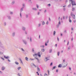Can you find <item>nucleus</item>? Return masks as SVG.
Listing matches in <instances>:
<instances>
[{"label": "nucleus", "instance_id": "nucleus-28", "mask_svg": "<svg viewBox=\"0 0 76 76\" xmlns=\"http://www.w3.org/2000/svg\"><path fill=\"white\" fill-rule=\"evenodd\" d=\"M21 50H22V51H23V52H25V50L23 48H21Z\"/></svg>", "mask_w": 76, "mask_h": 76}, {"label": "nucleus", "instance_id": "nucleus-44", "mask_svg": "<svg viewBox=\"0 0 76 76\" xmlns=\"http://www.w3.org/2000/svg\"><path fill=\"white\" fill-rule=\"evenodd\" d=\"M59 22H58V25H60V24H61V22L60 21H59Z\"/></svg>", "mask_w": 76, "mask_h": 76}, {"label": "nucleus", "instance_id": "nucleus-34", "mask_svg": "<svg viewBox=\"0 0 76 76\" xmlns=\"http://www.w3.org/2000/svg\"><path fill=\"white\" fill-rule=\"evenodd\" d=\"M3 52L0 51V55H3Z\"/></svg>", "mask_w": 76, "mask_h": 76}, {"label": "nucleus", "instance_id": "nucleus-40", "mask_svg": "<svg viewBox=\"0 0 76 76\" xmlns=\"http://www.w3.org/2000/svg\"><path fill=\"white\" fill-rule=\"evenodd\" d=\"M45 22H44V21H43V22L42 23V25H45Z\"/></svg>", "mask_w": 76, "mask_h": 76}, {"label": "nucleus", "instance_id": "nucleus-58", "mask_svg": "<svg viewBox=\"0 0 76 76\" xmlns=\"http://www.w3.org/2000/svg\"><path fill=\"white\" fill-rule=\"evenodd\" d=\"M46 12H47V10H45L44 11V13H46Z\"/></svg>", "mask_w": 76, "mask_h": 76}, {"label": "nucleus", "instance_id": "nucleus-19", "mask_svg": "<svg viewBox=\"0 0 76 76\" xmlns=\"http://www.w3.org/2000/svg\"><path fill=\"white\" fill-rule=\"evenodd\" d=\"M52 52V49H49V53H51Z\"/></svg>", "mask_w": 76, "mask_h": 76}, {"label": "nucleus", "instance_id": "nucleus-55", "mask_svg": "<svg viewBox=\"0 0 76 76\" xmlns=\"http://www.w3.org/2000/svg\"><path fill=\"white\" fill-rule=\"evenodd\" d=\"M46 24L48 25V21L46 22Z\"/></svg>", "mask_w": 76, "mask_h": 76}, {"label": "nucleus", "instance_id": "nucleus-11", "mask_svg": "<svg viewBox=\"0 0 76 76\" xmlns=\"http://www.w3.org/2000/svg\"><path fill=\"white\" fill-rule=\"evenodd\" d=\"M48 60H49V59H48V58L47 57H45V58L44 60L45 61H47Z\"/></svg>", "mask_w": 76, "mask_h": 76}, {"label": "nucleus", "instance_id": "nucleus-47", "mask_svg": "<svg viewBox=\"0 0 76 76\" xmlns=\"http://www.w3.org/2000/svg\"><path fill=\"white\" fill-rule=\"evenodd\" d=\"M58 21H60V17H59L58 18Z\"/></svg>", "mask_w": 76, "mask_h": 76}, {"label": "nucleus", "instance_id": "nucleus-30", "mask_svg": "<svg viewBox=\"0 0 76 76\" xmlns=\"http://www.w3.org/2000/svg\"><path fill=\"white\" fill-rule=\"evenodd\" d=\"M61 66H62V65L61 64H59L58 66V67H61Z\"/></svg>", "mask_w": 76, "mask_h": 76}, {"label": "nucleus", "instance_id": "nucleus-27", "mask_svg": "<svg viewBox=\"0 0 76 76\" xmlns=\"http://www.w3.org/2000/svg\"><path fill=\"white\" fill-rule=\"evenodd\" d=\"M32 37H30V42H32Z\"/></svg>", "mask_w": 76, "mask_h": 76}, {"label": "nucleus", "instance_id": "nucleus-24", "mask_svg": "<svg viewBox=\"0 0 76 76\" xmlns=\"http://www.w3.org/2000/svg\"><path fill=\"white\" fill-rule=\"evenodd\" d=\"M5 69V67H4V66H2L1 68V70H4Z\"/></svg>", "mask_w": 76, "mask_h": 76}, {"label": "nucleus", "instance_id": "nucleus-63", "mask_svg": "<svg viewBox=\"0 0 76 76\" xmlns=\"http://www.w3.org/2000/svg\"><path fill=\"white\" fill-rule=\"evenodd\" d=\"M28 34V33H27V32L26 31H25V34L26 35Z\"/></svg>", "mask_w": 76, "mask_h": 76}, {"label": "nucleus", "instance_id": "nucleus-9", "mask_svg": "<svg viewBox=\"0 0 76 76\" xmlns=\"http://www.w3.org/2000/svg\"><path fill=\"white\" fill-rule=\"evenodd\" d=\"M16 34V32H13L12 34V37H15V34Z\"/></svg>", "mask_w": 76, "mask_h": 76}, {"label": "nucleus", "instance_id": "nucleus-7", "mask_svg": "<svg viewBox=\"0 0 76 76\" xmlns=\"http://www.w3.org/2000/svg\"><path fill=\"white\" fill-rule=\"evenodd\" d=\"M71 16H72V18L74 19H75V15L74 14H73V13L72 12L71 13Z\"/></svg>", "mask_w": 76, "mask_h": 76}, {"label": "nucleus", "instance_id": "nucleus-54", "mask_svg": "<svg viewBox=\"0 0 76 76\" xmlns=\"http://www.w3.org/2000/svg\"><path fill=\"white\" fill-rule=\"evenodd\" d=\"M37 9H38L39 8V6L38 5H37Z\"/></svg>", "mask_w": 76, "mask_h": 76}, {"label": "nucleus", "instance_id": "nucleus-41", "mask_svg": "<svg viewBox=\"0 0 76 76\" xmlns=\"http://www.w3.org/2000/svg\"><path fill=\"white\" fill-rule=\"evenodd\" d=\"M28 1L29 3H32V2L31 1V0H28Z\"/></svg>", "mask_w": 76, "mask_h": 76}, {"label": "nucleus", "instance_id": "nucleus-21", "mask_svg": "<svg viewBox=\"0 0 76 76\" xmlns=\"http://www.w3.org/2000/svg\"><path fill=\"white\" fill-rule=\"evenodd\" d=\"M10 14L11 15H12L13 14V12L12 11H10Z\"/></svg>", "mask_w": 76, "mask_h": 76}, {"label": "nucleus", "instance_id": "nucleus-43", "mask_svg": "<svg viewBox=\"0 0 76 76\" xmlns=\"http://www.w3.org/2000/svg\"><path fill=\"white\" fill-rule=\"evenodd\" d=\"M64 34H66L67 33V31H66V30H65L64 31Z\"/></svg>", "mask_w": 76, "mask_h": 76}, {"label": "nucleus", "instance_id": "nucleus-15", "mask_svg": "<svg viewBox=\"0 0 76 76\" xmlns=\"http://www.w3.org/2000/svg\"><path fill=\"white\" fill-rule=\"evenodd\" d=\"M31 66H34L35 67H37V66L35 65L33 63H32L31 64Z\"/></svg>", "mask_w": 76, "mask_h": 76}, {"label": "nucleus", "instance_id": "nucleus-20", "mask_svg": "<svg viewBox=\"0 0 76 76\" xmlns=\"http://www.w3.org/2000/svg\"><path fill=\"white\" fill-rule=\"evenodd\" d=\"M41 51L42 52H44L45 51V49L44 48L42 49Z\"/></svg>", "mask_w": 76, "mask_h": 76}, {"label": "nucleus", "instance_id": "nucleus-8", "mask_svg": "<svg viewBox=\"0 0 76 76\" xmlns=\"http://www.w3.org/2000/svg\"><path fill=\"white\" fill-rule=\"evenodd\" d=\"M22 41L24 44L25 45H26L27 44V42L26 41V40H25L23 39Z\"/></svg>", "mask_w": 76, "mask_h": 76}, {"label": "nucleus", "instance_id": "nucleus-10", "mask_svg": "<svg viewBox=\"0 0 76 76\" xmlns=\"http://www.w3.org/2000/svg\"><path fill=\"white\" fill-rule=\"evenodd\" d=\"M22 29L23 31H25L26 30V27H24V26H23L22 27Z\"/></svg>", "mask_w": 76, "mask_h": 76}, {"label": "nucleus", "instance_id": "nucleus-23", "mask_svg": "<svg viewBox=\"0 0 76 76\" xmlns=\"http://www.w3.org/2000/svg\"><path fill=\"white\" fill-rule=\"evenodd\" d=\"M22 69V67L20 66L19 67L17 68L18 70H20V69Z\"/></svg>", "mask_w": 76, "mask_h": 76}, {"label": "nucleus", "instance_id": "nucleus-62", "mask_svg": "<svg viewBox=\"0 0 76 76\" xmlns=\"http://www.w3.org/2000/svg\"><path fill=\"white\" fill-rule=\"evenodd\" d=\"M40 13V12H38L37 13V15H39Z\"/></svg>", "mask_w": 76, "mask_h": 76}, {"label": "nucleus", "instance_id": "nucleus-18", "mask_svg": "<svg viewBox=\"0 0 76 76\" xmlns=\"http://www.w3.org/2000/svg\"><path fill=\"white\" fill-rule=\"evenodd\" d=\"M15 1H13L11 3V4L12 5L14 4H15Z\"/></svg>", "mask_w": 76, "mask_h": 76}, {"label": "nucleus", "instance_id": "nucleus-57", "mask_svg": "<svg viewBox=\"0 0 76 76\" xmlns=\"http://www.w3.org/2000/svg\"><path fill=\"white\" fill-rule=\"evenodd\" d=\"M52 65H53V62H51L50 64V66H52Z\"/></svg>", "mask_w": 76, "mask_h": 76}, {"label": "nucleus", "instance_id": "nucleus-4", "mask_svg": "<svg viewBox=\"0 0 76 76\" xmlns=\"http://www.w3.org/2000/svg\"><path fill=\"white\" fill-rule=\"evenodd\" d=\"M0 47H1V48H4V47L3 46V43H2V42L0 40Z\"/></svg>", "mask_w": 76, "mask_h": 76}, {"label": "nucleus", "instance_id": "nucleus-38", "mask_svg": "<svg viewBox=\"0 0 76 76\" xmlns=\"http://www.w3.org/2000/svg\"><path fill=\"white\" fill-rule=\"evenodd\" d=\"M60 25H59V24H57L56 25V27L57 28H59V26Z\"/></svg>", "mask_w": 76, "mask_h": 76}, {"label": "nucleus", "instance_id": "nucleus-56", "mask_svg": "<svg viewBox=\"0 0 76 76\" xmlns=\"http://www.w3.org/2000/svg\"><path fill=\"white\" fill-rule=\"evenodd\" d=\"M75 10V8H72V11H74V10Z\"/></svg>", "mask_w": 76, "mask_h": 76}, {"label": "nucleus", "instance_id": "nucleus-16", "mask_svg": "<svg viewBox=\"0 0 76 76\" xmlns=\"http://www.w3.org/2000/svg\"><path fill=\"white\" fill-rule=\"evenodd\" d=\"M4 57L5 58H6V59H8V58H9V56L6 57V56H4Z\"/></svg>", "mask_w": 76, "mask_h": 76}, {"label": "nucleus", "instance_id": "nucleus-60", "mask_svg": "<svg viewBox=\"0 0 76 76\" xmlns=\"http://www.w3.org/2000/svg\"><path fill=\"white\" fill-rule=\"evenodd\" d=\"M32 52H34V49L33 48L32 49Z\"/></svg>", "mask_w": 76, "mask_h": 76}, {"label": "nucleus", "instance_id": "nucleus-2", "mask_svg": "<svg viewBox=\"0 0 76 76\" xmlns=\"http://www.w3.org/2000/svg\"><path fill=\"white\" fill-rule=\"evenodd\" d=\"M35 59H36L38 63H39V59H38V58H37L36 57H35L34 58H30L29 59V60H31V61H34V60H35Z\"/></svg>", "mask_w": 76, "mask_h": 76}, {"label": "nucleus", "instance_id": "nucleus-17", "mask_svg": "<svg viewBox=\"0 0 76 76\" xmlns=\"http://www.w3.org/2000/svg\"><path fill=\"white\" fill-rule=\"evenodd\" d=\"M23 10V7H22L20 10V12H22V11Z\"/></svg>", "mask_w": 76, "mask_h": 76}, {"label": "nucleus", "instance_id": "nucleus-59", "mask_svg": "<svg viewBox=\"0 0 76 76\" xmlns=\"http://www.w3.org/2000/svg\"><path fill=\"white\" fill-rule=\"evenodd\" d=\"M0 74H3V72L0 71Z\"/></svg>", "mask_w": 76, "mask_h": 76}, {"label": "nucleus", "instance_id": "nucleus-64", "mask_svg": "<svg viewBox=\"0 0 76 76\" xmlns=\"http://www.w3.org/2000/svg\"><path fill=\"white\" fill-rule=\"evenodd\" d=\"M69 69L70 70H71V68L70 67H69Z\"/></svg>", "mask_w": 76, "mask_h": 76}, {"label": "nucleus", "instance_id": "nucleus-26", "mask_svg": "<svg viewBox=\"0 0 76 76\" xmlns=\"http://www.w3.org/2000/svg\"><path fill=\"white\" fill-rule=\"evenodd\" d=\"M70 48H71V47L70 46H69L68 47V51H69V50H70Z\"/></svg>", "mask_w": 76, "mask_h": 76}, {"label": "nucleus", "instance_id": "nucleus-49", "mask_svg": "<svg viewBox=\"0 0 76 76\" xmlns=\"http://www.w3.org/2000/svg\"><path fill=\"white\" fill-rule=\"evenodd\" d=\"M48 7H50V6H51V4H49L48 5Z\"/></svg>", "mask_w": 76, "mask_h": 76}, {"label": "nucleus", "instance_id": "nucleus-48", "mask_svg": "<svg viewBox=\"0 0 76 76\" xmlns=\"http://www.w3.org/2000/svg\"><path fill=\"white\" fill-rule=\"evenodd\" d=\"M56 66H54L53 67V69H52V70H53V69H56Z\"/></svg>", "mask_w": 76, "mask_h": 76}, {"label": "nucleus", "instance_id": "nucleus-13", "mask_svg": "<svg viewBox=\"0 0 76 76\" xmlns=\"http://www.w3.org/2000/svg\"><path fill=\"white\" fill-rule=\"evenodd\" d=\"M32 10H34V11H37V9L35 7H33L32 8Z\"/></svg>", "mask_w": 76, "mask_h": 76}, {"label": "nucleus", "instance_id": "nucleus-42", "mask_svg": "<svg viewBox=\"0 0 76 76\" xmlns=\"http://www.w3.org/2000/svg\"><path fill=\"white\" fill-rule=\"evenodd\" d=\"M37 54L36 53V54H33V56L34 57H35V56H37Z\"/></svg>", "mask_w": 76, "mask_h": 76}, {"label": "nucleus", "instance_id": "nucleus-51", "mask_svg": "<svg viewBox=\"0 0 76 76\" xmlns=\"http://www.w3.org/2000/svg\"><path fill=\"white\" fill-rule=\"evenodd\" d=\"M17 75L18 76H20V74H19V73H18Z\"/></svg>", "mask_w": 76, "mask_h": 76}, {"label": "nucleus", "instance_id": "nucleus-5", "mask_svg": "<svg viewBox=\"0 0 76 76\" xmlns=\"http://www.w3.org/2000/svg\"><path fill=\"white\" fill-rule=\"evenodd\" d=\"M37 54L39 57H41V55L42 54V53L41 52L40 53L39 52L37 53Z\"/></svg>", "mask_w": 76, "mask_h": 76}, {"label": "nucleus", "instance_id": "nucleus-3", "mask_svg": "<svg viewBox=\"0 0 76 76\" xmlns=\"http://www.w3.org/2000/svg\"><path fill=\"white\" fill-rule=\"evenodd\" d=\"M62 67H66L67 66V63L65 62V63H62Z\"/></svg>", "mask_w": 76, "mask_h": 76}, {"label": "nucleus", "instance_id": "nucleus-22", "mask_svg": "<svg viewBox=\"0 0 76 76\" xmlns=\"http://www.w3.org/2000/svg\"><path fill=\"white\" fill-rule=\"evenodd\" d=\"M37 70L38 72H39L40 71V69H39V67L37 66Z\"/></svg>", "mask_w": 76, "mask_h": 76}, {"label": "nucleus", "instance_id": "nucleus-46", "mask_svg": "<svg viewBox=\"0 0 76 76\" xmlns=\"http://www.w3.org/2000/svg\"><path fill=\"white\" fill-rule=\"evenodd\" d=\"M69 21L70 23H71V22H72V20H70V18L69 19Z\"/></svg>", "mask_w": 76, "mask_h": 76}, {"label": "nucleus", "instance_id": "nucleus-53", "mask_svg": "<svg viewBox=\"0 0 76 76\" xmlns=\"http://www.w3.org/2000/svg\"><path fill=\"white\" fill-rule=\"evenodd\" d=\"M71 6V4H69V5L68 6V7H70Z\"/></svg>", "mask_w": 76, "mask_h": 76}, {"label": "nucleus", "instance_id": "nucleus-52", "mask_svg": "<svg viewBox=\"0 0 76 76\" xmlns=\"http://www.w3.org/2000/svg\"><path fill=\"white\" fill-rule=\"evenodd\" d=\"M58 72V69H57L56 70V72L57 73Z\"/></svg>", "mask_w": 76, "mask_h": 76}, {"label": "nucleus", "instance_id": "nucleus-32", "mask_svg": "<svg viewBox=\"0 0 76 76\" xmlns=\"http://www.w3.org/2000/svg\"><path fill=\"white\" fill-rule=\"evenodd\" d=\"M20 18H22V13L20 12Z\"/></svg>", "mask_w": 76, "mask_h": 76}, {"label": "nucleus", "instance_id": "nucleus-29", "mask_svg": "<svg viewBox=\"0 0 76 76\" xmlns=\"http://www.w3.org/2000/svg\"><path fill=\"white\" fill-rule=\"evenodd\" d=\"M25 60H26V61H28L29 59L27 57H26Z\"/></svg>", "mask_w": 76, "mask_h": 76}, {"label": "nucleus", "instance_id": "nucleus-25", "mask_svg": "<svg viewBox=\"0 0 76 76\" xmlns=\"http://www.w3.org/2000/svg\"><path fill=\"white\" fill-rule=\"evenodd\" d=\"M29 16V15H28V14H26V18H28Z\"/></svg>", "mask_w": 76, "mask_h": 76}, {"label": "nucleus", "instance_id": "nucleus-36", "mask_svg": "<svg viewBox=\"0 0 76 76\" xmlns=\"http://www.w3.org/2000/svg\"><path fill=\"white\" fill-rule=\"evenodd\" d=\"M65 59H63V63H63V64H64V63H65Z\"/></svg>", "mask_w": 76, "mask_h": 76}, {"label": "nucleus", "instance_id": "nucleus-35", "mask_svg": "<svg viewBox=\"0 0 76 76\" xmlns=\"http://www.w3.org/2000/svg\"><path fill=\"white\" fill-rule=\"evenodd\" d=\"M15 64H17V65H18V64H19V63L16 61L15 62Z\"/></svg>", "mask_w": 76, "mask_h": 76}, {"label": "nucleus", "instance_id": "nucleus-45", "mask_svg": "<svg viewBox=\"0 0 76 76\" xmlns=\"http://www.w3.org/2000/svg\"><path fill=\"white\" fill-rule=\"evenodd\" d=\"M25 4H23V8L25 7Z\"/></svg>", "mask_w": 76, "mask_h": 76}, {"label": "nucleus", "instance_id": "nucleus-37", "mask_svg": "<svg viewBox=\"0 0 76 76\" xmlns=\"http://www.w3.org/2000/svg\"><path fill=\"white\" fill-rule=\"evenodd\" d=\"M57 54L58 56H59L60 54V52L59 51H58Z\"/></svg>", "mask_w": 76, "mask_h": 76}, {"label": "nucleus", "instance_id": "nucleus-14", "mask_svg": "<svg viewBox=\"0 0 76 76\" xmlns=\"http://www.w3.org/2000/svg\"><path fill=\"white\" fill-rule=\"evenodd\" d=\"M7 17L9 20H11V16H7Z\"/></svg>", "mask_w": 76, "mask_h": 76}, {"label": "nucleus", "instance_id": "nucleus-1", "mask_svg": "<svg viewBox=\"0 0 76 76\" xmlns=\"http://www.w3.org/2000/svg\"><path fill=\"white\" fill-rule=\"evenodd\" d=\"M70 2H71V4L72 6H75V5H76V3H75V1H73V0H69ZM66 2H67V0H66Z\"/></svg>", "mask_w": 76, "mask_h": 76}, {"label": "nucleus", "instance_id": "nucleus-61", "mask_svg": "<svg viewBox=\"0 0 76 76\" xmlns=\"http://www.w3.org/2000/svg\"><path fill=\"white\" fill-rule=\"evenodd\" d=\"M71 41H73V38L72 37L71 38Z\"/></svg>", "mask_w": 76, "mask_h": 76}, {"label": "nucleus", "instance_id": "nucleus-12", "mask_svg": "<svg viewBox=\"0 0 76 76\" xmlns=\"http://www.w3.org/2000/svg\"><path fill=\"white\" fill-rule=\"evenodd\" d=\"M48 42H49V40H48L47 41V42H45V46H47L48 45L47 44H48Z\"/></svg>", "mask_w": 76, "mask_h": 76}, {"label": "nucleus", "instance_id": "nucleus-39", "mask_svg": "<svg viewBox=\"0 0 76 76\" xmlns=\"http://www.w3.org/2000/svg\"><path fill=\"white\" fill-rule=\"evenodd\" d=\"M4 25L5 26H6V22H4Z\"/></svg>", "mask_w": 76, "mask_h": 76}, {"label": "nucleus", "instance_id": "nucleus-31", "mask_svg": "<svg viewBox=\"0 0 76 76\" xmlns=\"http://www.w3.org/2000/svg\"><path fill=\"white\" fill-rule=\"evenodd\" d=\"M56 32L55 31H54L53 32V36H55V35H56Z\"/></svg>", "mask_w": 76, "mask_h": 76}, {"label": "nucleus", "instance_id": "nucleus-50", "mask_svg": "<svg viewBox=\"0 0 76 76\" xmlns=\"http://www.w3.org/2000/svg\"><path fill=\"white\" fill-rule=\"evenodd\" d=\"M44 76H48V75L47 74L45 73L44 75Z\"/></svg>", "mask_w": 76, "mask_h": 76}, {"label": "nucleus", "instance_id": "nucleus-6", "mask_svg": "<svg viewBox=\"0 0 76 76\" xmlns=\"http://www.w3.org/2000/svg\"><path fill=\"white\" fill-rule=\"evenodd\" d=\"M66 5H62V7L63 9V10L64 11V12L66 11Z\"/></svg>", "mask_w": 76, "mask_h": 76}, {"label": "nucleus", "instance_id": "nucleus-33", "mask_svg": "<svg viewBox=\"0 0 76 76\" xmlns=\"http://www.w3.org/2000/svg\"><path fill=\"white\" fill-rule=\"evenodd\" d=\"M41 23H39L38 24V27H40V26H41Z\"/></svg>", "mask_w": 76, "mask_h": 76}]
</instances>
